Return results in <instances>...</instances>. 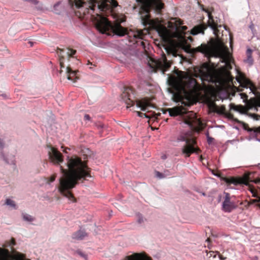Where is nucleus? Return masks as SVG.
Returning a JSON list of instances; mask_svg holds the SVG:
<instances>
[{
    "instance_id": "nucleus-12",
    "label": "nucleus",
    "mask_w": 260,
    "mask_h": 260,
    "mask_svg": "<svg viewBox=\"0 0 260 260\" xmlns=\"http://www.w3.org/2000/svg\"><path fill=\"white\" fill-rule=\"evenodd\" d=\"M76 53V50L69 48L66 49L57 48V53L59 56V60L61 68L64 67V55L66 54L68 56L72 57Z\"/></svg>"
},
{
    "instance_id": "nucleus-55",
    "label": "nucleus",
    "mask_w": 260,
    "mask_h": 260,
    "mask_svg": "<svg viewBox=\"0 0 260 260\" xmlns=\"http://www.w3.org/2000/svg\"><path fill=\"white\" fill-rule=\"evenodd\" d=\"M214 180V179L213 178H212V182H213V180Z\"/></svg>"
},
{
    "instance_id": "nucleus-16",
    "label": "nucleus",
    "mask_w": 260,
    "mask_h": 260,
    "mask_svg": "<svg viewBox=\"0 0 260 260\" xmlns=\"http://www.w3.org/2000/svg\"><path fill=\"white\" fill-rule=\"evenodd\" d=\"M133 35L137 46H141L143 49H145V43L142 41L144 36L143 30H137L133 32Z\"/></svg>"
},
{
    "instance_id": "nucleus-14",
    "label": "nucleus",
    "mask_w": 260,
    "mask_h": 260,
    "mask_svg": "<svg viewBox=\"0 0 260 260\" xmlns=\"http://www.w3.org/2000/svg\"><path fill=\"white\" fill-rule=\"evenodd\" d=\"M50 150L48 151L49 157L52 161H56L57 162H62L63 161V155L55 148L50 146Z\"/></svg>"
},
{
    "instance_id": "nucleus-10",
    "label": "nucleus",
    "mask_w": 260,
    "mask_h": 260,
    "mask_svg": "<svg viewBox=\"0 0 260 260\" xmlns=\"http://www.w3.org/2000/svg\"><path fill=\"white\" fill-rule=\"evenodd\" d=\"M221 22V19L217 17L214 18L212 15V34L215 36L214 38L212 37L214 42L215 44H216L218 41H222L223 45H224L223 40L221 38V36L223 35L222 27L224 28V29H226V28L223 26Z\"/></svg>"
},
{
    "instance_id": "nucleus-50",
    "label": "nucleus",
    "mask_w": 260,
    "mask_h": 260,
    "mask_svg": "<svg viewBox=\"0 0 260 260\" xmlns=\"http://www.w3.org/2000/svg\"><path fill=\"white\" fill-rule=\"evenodd\" d=\"M206 252L207 253V254L208 255V250H206Z\"/></svg>"
},
{
    "instance_id": "nucleus-6",
    "label": "nucleus",
    "mask_w": 260,
    "mask_h": 260,
    "mask_svg": "<svg viewBox=\"0 0 260 260\" xmlns=\"http://www.w3.org/2000/svg\"><path fill=\"white\" fill-rule=\"evenodd\" d=\"M69 2L71 5L74 4L77 8L85 7L87 9L94 11L97 8L99 12L109 10L118 6L116 0H69Z\"/></svg>"
},
{
    "instance_id": "nucleus-35",
    "label": "nucleus",
    "mask_w": 260,
    "mask_h": 260,
    "mask_svg": "<svg viewBox=\"0 0 260 260\" xmlns=\"http://www.w3.org/2000/svg\"><path fill=\"white\" fill-rule=\"evenodd\" d=\"M90 119H91V118H90V116L88 114H85L84 116V120L89 121V120H90Z\"/></svg>"
},
{
    "instance_id": "nucleus-18",
    "label": "nucleus",
    "mask_w": 260,
    "mask_h": 260,
    "mask_svg": "<svg viewBox=\"0 0 260 260\" xmlns=\"http://www.w3.org/2000/svg\"><path fill=\"white\" fill-rule=\"evenodd\" d=\"M67 73L68 74V79L73 81L74 82H76L79 79L76 71H73L70 66L67 67Z\"/></svg>"
},
{
    "instance_id": "nucleus-49",
    "label": "nucleus",
    "mask_w": 260,
    "mask_h": 260,
    "mask_svg": "<svg viewBox=\"0 0 260 260\" xmlns=\"http://www.w3.org/2000/svg\"><path fill=\"white\" fill-rule=\"evenodd\" d=\"M4 250L3 249L0 248V252H3Z\"/></svg>"
},
{
    "instance_id": "nucleus-43",
    "label": "nucleus",
    "mask_w": 260,
    "mask_h": 260,
    "mask_svg": "<svg viewBox=\"0 0 260 260\" xmlns=\"http://www.w3.org/2000/svg\"><path fill=\"white\" fill-rule=\"evenodd\" d=\"M24 256L22 254L20 255L19 260H24Z\"/></svg>"
},
{
    "instance_id": "nucleus-26",
    "label": "nucleus",
    "mask_w": 260,
    "mask_h": 260,
    "mask_svg": "<svg viewBox=\"0 0 260 260\" xmlns=\"http://www.w3.org/2000/svg\"><path fill=\"white\" fill-rule=\"evenodd\" d=\"M22 217L24 220L29 222L33 221L35 220V217L27 214H22Z\"/></svg>"
},
{
    "instance_id": "nucleus-56",
    "label": "nucleus",
    "mask_w": 260,
    "mask_h": 260,
    "mask_svg": "<svg viewBox=\"0 0 260 260\" xmlns=\"http://www.w3.org/2000/svg\"><path fill=\"white\" fill-rule=\"evenodd\" d=\"M31 44V46H32V42H29Z\"/></svg>"
},
{
    "instance_id": "nucleus-40",
    "label": "nucleus",
    "mask_w": 260,
    "mask_h": 260,
    "mask_svg": "<svg viewBox=\"0 0 260 260\" xmlns=\"http://www.w3.org/2000/svg\"><path fill=\"white\" fill-rule=\"evenodd\" d=\"M208 142L210 144L211 143V138L209 136V134H207Z\"/></svg>"
},
{
    "instance_id": "nucleus-22",
    "label": "nucleus",
    "mask_w": 260,
    "mask_h": 260,
    "mask_svg": "<svg viewBox=\"0 0 260 260\" xmlns=\"http://www.w3.org/2000/svg\"><path fill=\"white\" fill-rule=\"evenodd\" d=\"M158 32L164 40H167L169 37V30L165 27L160 28L158 30Z\"/></svg>"
},
{
    "instance_id": "nucleus-46",
    "label": "nucleus",
    "mask_w": 260,
    "mask_h": 260,
    "mask_svg": "<svg viewBox=\"0 0 260 260\" xmlns=\"http://www.w3.org/2000/svg\"><path fill=\"white\" fill-rule=\"evenodd\" d=\"M206 241L209 243L210 241V236L209 237L207 238V239L206 240Z\"/></svg>"
},
{
    "instance_id": "nucleus-54",
    "label": "nucleus",
    "mask_w": 260,
    "mask_h": 260,
    "mask_svg": "<svg viewBox=\"0 0 260 260\" xmlns=\"http://www.w3.org/2000/svg\"><path fill=\"white\" fill-rule=\"evenodd\" d=\"M212 142H213V140H214V139L212 138Z\"/></svg>"
},
{
    "instance_id": "nucleus-19",
    "label": "nucleus",
    "mask_w": 260,
    "mask_h": 260,
    "mask_svg": "<svg viewBox=\"0 0 260 260\" xmlns=\"http://www.w3.org/2000/svg\"><path fill=\"white\" fill-rule=\"evenodd\" d=\"M206 28L207 26L204 24L195 26L191 30L190 34L192 35H196L200 33L204 34V31Z\"/></svg>"
},
{
    "instance_id": "nucleus-11",
    "label": "nucleus",
    "mask_w": 260,
    "mask_h": 260,
    "mask_svg": "<svg viewBox=\"0 0 260 260\" xmlns=\"http://www.w3.org/2000/svg\"><path fill=\"white\" fill-rule=\"evenodd\" d=\"M212 175L218 178L221 181L225 182L229 187L233 188L231 186L232 184L235 186L241 185L243 183V179L240 177H226L223 175L220 171H215L212 169Z\"/></svg>"
},
{
    "instance_id": "nucleus-27",
    "label": "nucleus",
    "mask_w": 260,
    "mask_h": 260,
    "mask_svg": "<svg viewBox=\"0 0 260 260\" xmlns=\"http://www.w3.org/2000/svg\"><path fill=\"white\" fill-rule=\"evenodd\" d=\"M82 153L84 156V159H85L91 155V151L88 148H85L84 149H82Z\"/></svg>"
},
{
    "instance_id": "nucleus-3",
    "label": "nucleus",
    "mask_w": 260,
    "mask_h": 260,
    "mask_svg": "<svg viewBox=\"0 0 260 260\" xmlns=\"http://www.w3.org/2000/svg\"><path fill=\"white\" fill-rule=\"evenodd\" d=\"M64 166H59L63 174L59 179V184L58 187L59 192L73 202L76 200L71 190L75 187L79 181L83 182L87 177H91V169L88 167L87 164H64Z\"/></svg>"
},
{
    "instance_id": "nucleus-30",
    "label": "nucleus",
    "mask_w": 260,
    "mask_h": 260,
    "mask_svg": "<svg viewBox=\"0 0 260 260\" xmlns=\"http://www.w3.org/2000/svg\"><path fill=\"white\" fill-rule=\"evenodd\" d=\"M229 108L230 110H233L234 111L239 112V109H237V106L234 103H231L229 105Z\"/></svg>"
},
{
    "instance_id": "nucleus-13",
    "label": "nucleus",
    "mask_w": 260,
    "mask_h": 260,
    "mask_svg": "<svg viewBox=\"0 0 260 260\" xmlns=\"http://www.w3.org/2000/svg\"><path fill=\"white\" fill-rule=\"evenodd\" d=\"M225 198L222 203V210L226 212H230L236 208V205L230 199V195L229 193H225Z\"/></svg>"
},
{
    "instance_id": "nucleus-17",
    "label": "nucleus",
    "mask_w": 260,
    "mask_h": 260,
    "mask_svg": "<svg viewBox=\"0 0 260 260\" xmlns=\"http://www.w3.org/2000/svg\"><path fill=\"white\" fill-rule=\"evenodd\" d=\"M158 64L164 71H166L171 67V62L167 60L166 55L162 53L161 58L158 61Z\"/></svg>"
},
{
    "instance_id": "nucleus-28",
    "label": "nucleus",
    "mask_w": 260,
    "mask_h": 260,
    "mask_svg": "<svg viewBox=\"0 0 260 260\" xmlns=\"http://www.w3.org/2000/svg\"><path fill=\"white\" fill-rule=\"evenodd\" d=\"M5 204L13 208H16V206L15 203V202L10 199H7L6 200Z\"/></svg>"
},
{
    "instance_id": "nucleus-7",
    "label": "nucleus",
    "mask_w": 260,
    "mask_h": 260,
    "mask_svg": "<svg viewBox=\"0 0 260 260\" xmlns=\"http://www.w3.org/2000/svg\"><path fill=\"white\" fill-rule=\"evenodd\" d=\"M121 98L127 105V108L133 106L135 103L137 107L140 108L143 111L152 106L150 100L148 98H144L140 100L136 99L135 90L132 87H125L121 94Z\"/></svg>"
},
{
    "instance_id": "nucleus-41",
    "label": "nucleus",
    "mask_w": 260,
    "mask_h": 260,
    "mask_svg": "<svg viewBox=\"0 0 260 260\" xmlns=\"http://www.w3.org/2000/svg\"><path fill=\"white\" fill-rule=\"evenodd\" d=\"M254 24L253 23H251L250 25H249V28H250V29L251 30V31L253 32V30H254Z\"/></svg>"
},
{
    "instance_id": "nucleus-36",
    "label": "nucleus",
    "mask_w": 260,
    "mask_h": 260,
    "mask_svg": "<svg viewBox=\"0 0 260 260\" xmlns=\"http://www.w3.org/2000/svg\"><path fill=\"white\" fill-rule=\"evenodd\" d=\"M252 50L251 49H250V48L247 49V51H246L247 55H252Z\"/></svg>"
},
{
    "instance_id": "nucleus-57",
    "label": "nucleus",
    "mask_w": 260,
    "mask_h": 260,
    "mask_svg": "<svg viewBox=\"0 0 260 260\" xmlns=\"http://www.w3.org/2000/svg\"><path fill=\"white\" fill-rule=\"evenodd\" d=\"M62 72V70H60V73H61Z\"/></svg>"
},
{
    "instance_id": "nucleus-31",
    "label": "nucleus",
    "mask_w": 260,
    "mask_h": 260,
    "mask_svg": "<svg viewBox=\"0 0 260 260\" xmlns=\"http://www.w3.org/2000/svg\"><path fill=\"white\" fill-rule=\"evenodd\" d=\"M242 124H243V128L245 129V130H246L248 132H252V130L251 128H250L249 127V126L247 124L244 123V122H242Z\"/></svg>"
},
{
    "instance_id": "nucleus-2",
    "label": "nucleus",
    "mask_w": 260,
    "mask_h": 260,
    "mask_svg": "<svg viewBox=\"0 0 260 260\" xmlns=\"http://www.w3.org/2000/svg\"><path fill=\"white\" fill-rule=\"evenodd\" d=\"M171 116L178 115L184 116V121L187 124L190 129L187 132L182 133L179 136L178 140L185 142V145L182 148V154L184 157H189L193 153H199L200 149L196 146V135L205 127V124L198 118L196 113L192 111L186 112L182 106L175 107L166 110Z\"/></svg>"
},
{
    "instance_id": "nucleus-9",
    "label": "nucleus",
    "mask_w": 260,
    "mask_h": 260,
    "mask_svg": "<svg viewBox=\"0 0 260 260\" xmlns=\"http://www.w3.org/2000/svg\"><path fill=\"white\" fill-rule=\"evenodd\" d=\"M224 84L223 85H219L217 84L214 83L213 86L214 88V95L212 99V113L216 112L220 115L225 114L226 113V107L224 105H222L221 106H218L214 102V98H215V87L214 86H217L219 89L217 92V96L219 99L221 100L222 101L224 100L229 99L230 101L232 100V98H230L229 95V93L227 90L222 88V87L225 85Z\"/></svg>"
},
{
    "instance_id": "nucleus-42",
    "label": "nucleus",
    "mask_w": 260,
    "mask_h": 260,
    "mask_svg": "<svg viewBox=\"0 0 260 260\" xmlns=\"http://www.w3.org/2000/svg\"><path fill=\"white\" fill-rule=\"evenodd\" d=\"M68 150H70V149L69 148H68V147H65L64 149H63V152L64 153H68Z\"/></svg>"
},
{
    "instance_id": "nucleus-20",
    "label": "nucleus",
    "mask_w": 260,
    "mask_h": 260,
    "mask_svg": "<svg viewBox=\"0 0 260 260\" xmlns=\"http://www.w3.org/2000/svg\"><path fill=\"white\" fill-rule=\"evenodd\" d=\"M87 236V233L82 230H79L75 232L73 235L72 238L77 240H83L85 237Z\"/></svg>"
},
{
    "instance_id": "nucleus-51",
    "label": "nucleus",
    "mask_w": 260,
    "mask_h": 260,
    "mask_svg": "<svg viewBox=\"0 0 260 260\" xmlns=\"http://www.w3.org/2000/svg\"><path fill=\"white\" fill-rule=\"evenodd\" d=\"M212 14H213V12H214V10H213V8H212Z\"/></svg>"
},
{
    "instance_id": "nucleus-48",
    "label": "nucleus",
    "mask_w": 260,
    "mask_h": 260,
    "mask_svg": "<svg viewBox=\"0 0 260 260\" xmlns=\"http://www.w3.org/2000/svg\"><path fill=\"white\" fill-rule=\"evenodd\" d=\"M212 238H214V237H217V236L214 235L213 233H212Z\"/></svg>"
},
{
    "instance_id": "nucleus-29",
    "label": "nucleus",
    "mask_w": 260,
    "mask_h": 260,
    "mask_svg": "<svg viewBox=\"0 0 260 260\" xmlns=\"http://www.w3.org/2000/svg\"><path fill=\"white\" fill-rule=\"evenodd\" d=\"M56 177V175L55 174L52 175L50 178H47L46 179L47 180V182L48 183H50L51 182H53Z\"/></svg>"
},
{
    "instance_id": "nucleus-37",
    "label": "nucleus",
    "mask_w": 260,
    "mask_h": 260,
    "mask_svg": "<svg viewBox=\"0 0 260 260\" xmlns=\"http://www.w3.org/2000/svg\"><path fill=\"white\" fill-rule=\"evenodd\" d=\"M138 222L139 223H142L144 222V219L142 217H139V218L138 219Z\"/></svg>"
},
{
    "instance_id": "nucleus-32",
    "label": "nucleus",
    "mask_w": 260,
    "mask_h": 260,
    "mask_svg": "<svg viewBox=\"0 0 260 260\" xmlns=\"http://www.w3.org/2000/svg\"><path fill=\"white\" fill-rule=\"evenodd\" d=\"M207 12L208 13V18H209L208 24H209V26L211 27V23L210 22V21L211 20V12H210V11H207Z\"/></svg>"
},
{
    "instance_id": "nucleus-45",
    "label": "nucleus",
    "mask_w": 260,
    "mask_h": 260,
    "mask_svg": "<svg viewBox=\"0 0 260 260\" xmlns=\"http://www.w3.org/2000/svg\"><path fill=\"white\" fill-rule=\"evenodd\" d=\"M138 114L139 116H142V115L143 114V113L140 112H138Z\"/></svg>"
},
{
    "instance_id": "nucleus-1",
    "label": "nucleus",
    "mask_w": 260,
    "mask_h": 260,
    "mask_svg": "<svg viewBox=\"0 0 260 260\" xmlns=\"http://www.w3.org/2000/svg\"><path fill=\"white\" fill-rule=\"evenodd\" d=\"M192 53L201 52L209 60L208 63H203L200 67L194 68L192 76H186L184 81H181V85L176 88L173 94V100L176 102H181L184 106L192 105L196 98L200 95L202 89L206 90L208 98L209 113H211V38L208 43H203L201 46L191 49Z\"/></svg>"
},
{
    "instance_id": "nucleus-52",
    "label": "nucleus",
    "mask_w": 260,
    "mask_h": 260,
    "mask_svg": "<svg viewBox=\"0 0 260 260\" xmlns=\"http://www.w3.org/2000/svg\"><path fill=\"white\" fill-rule=\"evenodd\" d=\"M207 166H209V163H207Z\"/></svg>"
},
{
    "instance_id": "nucleus-53",
    "label": "nucleus",
    "mask_w": 260,
    "mask_h": 260,
    "mask_svg": "<svg viewBox=\"0 0 260 260\" xmlns=\"http://www.w3.org/2000/svg\"><path fill=\"white\" fill-rule=\"evenodd\" d=\"M258 207H259V208L260 209V203L258 204Z\"/></svg>"
},
{
    "instance_id": "nucleus-44",
    "label": "nucleus",
    "mask_w": 260,
    "mask_h": 260,
    "mask_svg": "<svg viewBox=\"0 0 260 260\" xmlns=\"http://www.w3.org/2000/svg\"><path fill=\"white\" fill-rule=\"evenodd\" d=\"M11 241H12V244L15 245V239L14 238L12 239Z\"/></svg>"
},
{
    "instance_id": "nucleus-5",
    "label": "nucleus",
    "mask_w": 260,
    "mask_h": 260,
    "mask_svg": "<svg viewBox=\"0 0 260 260\" xmlns=\"http://www.w3.org/2000/svg\"><path fill=\"white\" fill-rule=\"evenodd\" d=\"M162 0H137L139 7V13L143 25L150 26L153 21L150 18V12L151 10H154L157 14H161L162 9L164 7Z\"/></svg>"
},
{
    "instance_id": "nucleus-15",
    "label": "nucleus",
    "mask_w": 260,
    "mask_h": 260,
    "mask_svg": "<svg viewBox=\"0 0 260 260\" xmlns=\"http://www.w3.org/2000/svg\"><path fill=\"white\" fill-rule=\"evenodd\" d=\"M123 260H152V258L145 252H136L126 256Z\"/></svg>"
},
{
    "instance_id": "nucleus-34",
    "label": "nucleus",
    "mask_w": 260,
    "mask_h": 260,
    "mask_svg": "<svg viewBox=\"0 0 260 260\" xmlns=\"http://www.w3.org/2000/svg\"><path fill=\"white\" fill-rule=\"evenodd\" d=\"M187 27L186 26H182L181 27V33L184 34V32L187 30Z\"/></svg>"
},
{
    "instance_id": "nucleus-8",
    "label": "nucleus",
    "mask_w": 260,
    "mask_h": 260,
    "mask_svg": "<svg viewBox=\"0 0 260 260\" xmlns=\"http://www.w3.org/2000/svg\"><path fill=\"white\" fill-rule=\"evenodd\" d=\"M96 17L94 18L96 28L102 33L104 34L111 28L113 32L119 36H123L129 34L126 28L122 27L120 23H116L113 25L110 21L102 15L96 13Z\"/></svg>"
},
{
    "instance_id": "nucleus-33",
    "label": "nucleus",
    "mask_w": 260,
    "mask_h": 260,
    "mask_svg": "<svg viewBox=\"0 0 260 260\" xmlns=\"http://www.w3.org/2000/svg\"><path fill=\"white\" fill-rule=\"evenodd\" d=\"M247 61L248 62V63H250V64H252L253 59L252 58V55H247Z\"/></svg>"
},
{
    "instance_id": "nucleus-4",
    "label": "nucleus",
    "mask_w": 260,
    "mask_h": 260,
    "mask_svg": "<svg viewBox=\"0 0 260 260\" xmlns=\"http://www.w3.org/2000/svg\"><path fill=\"white\" fill-rule=\"evenodd\" d=\"M212 58H219V61L224 63L219 66L218 63L212 62V98L214 94L213 84L223 85L232 80L230 71L232 69L231 57L229 49L223 45L222 41H219L216 44L212 38Z\"/></svg>"
},
{
    "instance_id": "nucleus-25",
    "label": "nucleus",
    "mask_w": 260,
    "mask_h": 260,
    "mask_svg": "<svg viewBox=\"0 0 260 260\" xmlns=\"http://www.w3.org/2000/svg\"><path fill=\"white\" fill-rule=\"evenodd\" d=\"M169 175L170 174L168 173V171H164V173H160L159 172L155 171V175L159 178H164L169 176Z\"/></svg>"
},
{
    "instance_id": "nucleus-39",
    "label": "nucleus",
    "mask_w": 260,
    "mask_h": 260,
    "mask_svg": "<svg viewBox=\"0 0 260 260\" xmlns=\"http://www.w3.org/2000/svg\"><path fill=\"white\" fill-rule=\"evenodd\" d=\"M205 232H206V236H207V234H210L211 232V230L210 229V228L209 227H208L207 228V229H206L205 230Z\"/></svg>"
},
{
    "instance_id": "nucleus-23",
    "label": "nucleus",
    "mask_w": 260,
    "mask_h": 260,
    "mask_svg": "<svg viewBox=\"0 0 260 260\" xmlns=\"http://www.w3.org/2000/svg\"><path fill=\"white\" fill-rule=\"evenodd\" d=\"M165 50L168 55L172 54L174 56H176V50L173 46H167L165 47Z\"/></svg>"
},
{
    "instance_id": "nucleus-24",
    "label": "nucleus",
    "mask_w": 260,
    "mask_h": 260,
    "mask_svg": "<svg viewBox=\"0 0 260 260\" xmlns=\"http://www.w3.org/2000/svg\"><path fill=\"white\" fill-rule=\"evenodd\" d=\"M68 162H87L85 160L82 161L81 158L76 155H73L71 157Z\"/></svg>"
},
{
    "instance_id": "nucleus-38",
    "label": "nucleus",
    "mask_w": 260,
    "mask_h": 260,
    "mask_svg": "<svg viewBox=\"0 0 260 260\" xmlns=\"http://www.w3.org/2000/svg\"><path fill=\"white\" fill-rule=\"evenodd\" d=\"M96 126L99 129L102 128L104 127V125L102 123L96 124Z\"/></svg>"
},
{
    "instance_id": "nucleus-21",
    "label": "nucleus",
    "mask_w": 260,
    "mask_h": 260,
    "mask_svg": "<svg viewBox=\"0 0 260 260\" xmlns=\"http://www.w3.org/2000/svg\"><path fill=\"white\" fill-rule=\"evenodd\" d=\"M214 248L215 250H212V260H224L225 257H224L219 251H217L215 246L212 245V249Z\"/></svg>"
},
{
    "instance_id": "nucleus-47",
    "label": "nucleus",
    "mask_w": 260,
    "mask_h": 260,
    "mask_svg": "<svg viewBox=\"0 0 260 260\" xmlns=\"http://www.w3.org/2000/svg\"><path fill=\"white\" fill-rule=\"evenodd\" d=\"M188 39H189L191 42H192L193 41V39H192V38L191 37H188Z\"/></svg>"
}]
</instances>
